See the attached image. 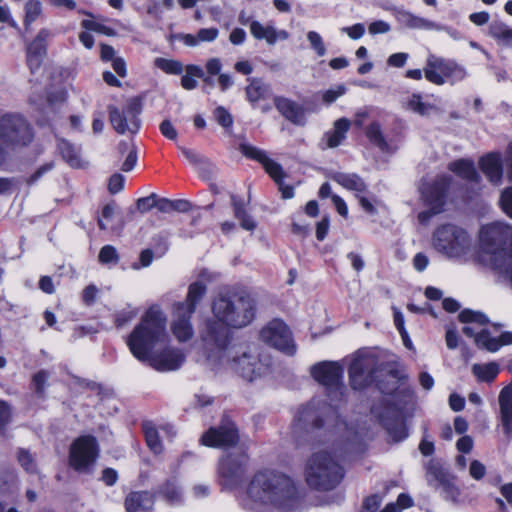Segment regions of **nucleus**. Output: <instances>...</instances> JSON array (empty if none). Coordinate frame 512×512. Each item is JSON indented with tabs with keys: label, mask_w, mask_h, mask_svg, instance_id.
<instances>
[{
	"label": "nucleus",
	"mask_w": 512,
	"mask_h": 512,
	"mask_svg": "<svg viewBox=\"0 0 512 512\" xmlns=\"http://www.w3.org/2000/svg\"><path fill=\"white\" fill-rule=\"evenodd\" d=\"M166 321L159 308L150 307L127 339L132 355L159 372L177 370L185 360L183 353L175 348H165L159 353L153 352L158 344L167 340Z\"/></svg>",
	"instance_id": "nucleus-1"
},
{
	"label": "nucleus",
	"mask_w": 512,
	"mask_h": 512,
	"mask_svg": "<svg viewBox=\"0 0 512 512\" xmlns=\"http://www.w3.org/2000/svg\"><path fill=\"white\" fill-rule=\"evenodd\" d=\"M256 303L248 293H220L212 302L215 320H208L202 333L207 347L226 344L229 327L242 328L255 317Z\"/></svg>",
	"instance_id": "nucleus-2"
},
{
	"label": "nucleus",
	"mask_w": 512,
	"mask_h": 512,
	"mask_svg": "<svg viewBox=\"0 0 512 512\" xmlns=\"http://www.w3.org/2000/svg\"><path fill=\"white\" fill-rule=\"evenodd\" d=\"M248 494L267 512H298L300 498L294 481L284 473L263 469L255 473Z\"/></svg>",
	"instance_id": "nucleus-3"
},
{
	"label": "nucleus",
	"mask_w": 512,
	"mask_h": 512,
	"mask_svg": "<svg viewBox=\"0 0 512 512\" xmlns=\"http://www.w3.org/2000/svg\"><path fill=\"white\" fill-rule=\"evenodd\" d=\"M210 347L207 360L213 368L229 365L248 381L260 375L261 364L256 356L251 355L245 344H231L227 341L223 346Z\"/></svg>",
	"instance_id": "nucleus-4"
},
{
	"label": "nucleus",
	"mask_w": 512,
	"mask_h": 512,
	"mask_svg": "<svg viewBox=\"0 0 512 512\" xmlns=\"http://www.w3.org/2000/svg\"><path fill=\"white\" fill-rule=\"evenodd\" d=\"M344 471L336 456L327 451L311 455L305 468L307 484L317 490L334 489L343 479Z\"/></svg>",
	"instance_id": "nucleus-5"
},
{
	"label": "nucleus",
	"mask_w": 512,
	"mask_h": 512,
	"mask_svg": "<svg viewBox=\"0 0 512 512\" xmlns=\"http://www.w3.org/2000/svg\"><path fill=\"white\" fill-rule=\"evenodd\" d=\"M33 137L32 127L22 115L7 113L0 116V166L7 159L5 147L27 146Z\"/></svg>",
	"instance_id": "nucleus-6"
},
{
	"label": "nucleus",
	"mask_w": 512,
	"mask_h": 512,
	"mask_svg": "<svg viewBox=\"0 0 512 512\" xmlns=\"http://www.w3.org/2000/svg\"><path fill=\"white\" fill-rule=\"evenodd\" d=\"M425 79L435 85H454L468 77L467 69L453 59L429 54L423 68Z\"/></svg>",
	"instance_id": "nucleus-7"
},
{
	"label": "nucleus",
	"mask_w": 512,
	"mask_h": 512,
	"mask_svg": "<svg viewBox=\"0 0 512 512\" xmlns=\"http://www.w3.org/2000/svg\"><path fill=\"white\" fill-rule=\"evenodd\" d=\"M99 451V445L94 436H80L70 446L69 464L75 471L89 474L94 469Z\"/></svg>",
	"instance_id": "nucleus-8"
},
{
	"label": "nucleus",
	"mask_w": 512,
	"mask_h": 512,
	"mask_svg": "<svg viewBox=\"0 0 512 512\" xmlns=\"http://www.w3.org/2000/svg\"><path fill=\"white\" fill-rule=\"evenodd\" d=\"M434 248L448 256H459L469 247V235L462 228L455 225H443L433 234Z\"/></svg>",
	"instance_id": "nucleus-9"
},
{
	"label": "nucleus",
	"mask_w": 512,
	"mask_h": 512,
	"mask_svg": "<svg viewBox=\"0 0 512 512\" xmlns=\"http://www.w3.org/2000/svg\"><path fill=\"white\" fill-rule=\"evenodd\" d=\"M343 372L341 365L330 361L317 363L311 368L312 377L325 388L331 401L342 399L345 390Z\"/></svg>",
	"instance_id": "nucleus-10"
},
{
	"label": "nucleus",
	"mask_w": 512,
	"mask_h": 512,
	"mask_svg": "<svg viewBox=\"0 0 512 512\" xmlns=\"http://www.w3.org/2000/svg\"><path fill=\"white\" fill-rule=\"evenodd\" d=\"M239 151L245 157L262 164L265 171L278 185L282 198L291 199L294 197V188L290 185H286L283 182L285 173L283 171L282 166L279 163L275 162L274 160L270 159L266 151L248 143H241L239 145Z\"/></svg>",
	"instance_id": "nucleus-11"
},
{
	"label": "nucleus",
	"mask_w": 512,
	"mask_h": 512,
	"mask_svg": "<svg viewBox=\"0 0 512 512\" xmlns=\"http://www.w3.org/2000/svg\"><path fill=\"white\" fill-rule=\"evenodd\" d=\"M378 366L377 358L369 353L358 352L352 360L348 373L354 390H362L373 383Z\"/></svg>",
	"instance_id": "nucleus-12"
},
{
	"label": "nucleus",
	"mask_w": 512,
	"mask_h": 512,
	"mask_svg": "<svg viewBox=\"0 0 512 512\" xmlns=\"http://www.w3.org/2000/svg\"><path fill=\"white\" fill-rule=\"evenodd\" d=\"M108 112L110 123L118 134H136L139 131L141 106L137 100H130L123 108L111 105Z\"/></svg>",
	"instance_id": "nucleus-13"
},
{
	"label": "nucleus",
	"mask_w": 512,
	"mask_h": 512,
	"mask_svg": "<svg viewBox=\"0 0 512 512\" xmlns=\"http://www.w3.org/2000/svg\"><path fill=\"white\" fill-rule=\"evenodd\" d=\"M249 457L246 453L229 454L223 457L218 466L221 482L228 488L240 485L247 472Z\"/></svg>",
	"instance_id": "nucleus-14"
},
{
	"label": "nucleus",
	"mask_w": 512,
	"mask_h": 512,
	"mask_svg": "<svg viewBox=\"0 0 512 512\" xmlns=\"http://www.w3.org/2000/svg\"><path fill=\"white\" fill-rule=\"evenodd\" d=\"M260 337L263 342L287 355H294L296 352L291 331L281 320L275 319L269 322L261 330Z\"/></svg>",
	"instance_id": "nucleus-15"
},
{
	"label": "nucleus",
	"mask_w": 512,
	"mask_h": 512,
	"mask_svg": "<svg viewBox=\"0 0 512 512\" xmlns=\"http://www.w3.org/2000/svg\"><path fill=\"white\" fill-rule=\"evenodd\" d=\"M239 440L235 424L228 419H223L218 427H211L201 437V443L214 448L234 446Z\"/></svg>",
	"instance_id": "nucleus-16"
},
{
	"label": "nucleus",
	"mask_w": 512,
	"mask_h": 512,
	"mask_svg": "<svg viewBox=\"0 0 512 512\" xmlns=\"http://www.w3.org/2000/svg\"><path fill=\"white\" fill-rule=\"evenodd\" d=\"M450 182V176L439 175L432 182L423 183L420 187L424 203L428 207L434 208L435 212H442Z\"/></svg>",
	"instance_id": "nucleus-17"
},
{
	"label": "nucleus",
	"mask_w": 512,
	"mask_h": 512,
	"mask_svg": "<svg viewBox=\"0 0 512 512\" xmlns=\"http://www.w3.org/2000/svg\"><path fill=\"white\" fill-rule=\"evenodd\" d=\"M327 410L330 408L327 406L319 408L314 403L303 406L299 409L294 421L295 431L309 432L320 429L323 426V415Z\"/></svg>",
	"instance_id": "nucleus-18"
},
{
	"label": "nucleus",
	"mask_w": 512,
	"mask_h": 512,
	"mask_svg": "<svg viewBox=\"0 0 512 512\" xmlns=\"http://www.w3.org/2000/svg\"><path fill=\"white\" fill-rule=\"evenodd\" d=\"M52 37L48 29H41L34 40L28 45L26 52L27 65L32 73L36 72L46 56L47 42Z\"/></svg>",
	"instance_id": "nucleus-19"
},
{
	"label": "nucleus",
	"mask_w": 512,
	"mask_h": 512,
	"mask_svg": "<svg viewBox=\"0 0 512 512\" xmlns=\"http://www.w3.org/2000/svg\"><path fill=\"white\" fill-rule=\"evenodd\" d=\"M379 420L393 441L400 442L408 437L404 420L395 409H387L386 414L379 415Z\"/></svg>",
	"instance_id": "nucleus-20"
},
{
	"label": "nucleus",
	"mask_w": 512,
	"mask_h": 512,
	"mask_svg": "<svg viewBox=\"0 0 512 512\" xmlns=\"http://www.w3.org/2000/svg\"><path fill=\"white\" fill-rule=\"evenodd\" d=\"M193 313L185 311L179 307L174 306L172 332L180 342H185L191 339L194 335V330L190 322Z\"/></svg>",
	"instance_id": "nucleus-21"
},
{
	"label": "nucleus",
	"mask_w": 512,
	"mask_h": 512,
	"mask_svg": "<svg viewBox=\"0 0 512 512\" xmlns=\"http://www.w3.org/2000/svg\"><path fill=\"white\" fill-rule=\"evenodd\" d=\"M249 28L256 40H265L268 45H274L278 40H286L289 37L286 30H278L272 24L263 25L257 20H252Z\"/></svg>",
	"instance_id": "nucleus-22"
},
{
	"label": "nucleus",
	"mask_w": 512,
	"mask_h": 512,
	"mask_svg": "<svg viewBox=\"0 0 512 512\" xmlns=\"http://www.w3.org/2000/svg\"><path fill=\"white\" fill-rule=\"evenodd\" d=\"M500 419L508 439L512 437V384L505 386L499 394Z\"/></svg>",
	"instance_id": "nucleus-23"
},
{
	"label": "nucleus",
	"mask_w": 512,
	"mask_h": 512,
	"mask_svg": "<svg viewBox=\"0 0 512 512\" xmlns=\"http://www.w3.org/2000/svg\"><path fill=\"white\" fill-rule=\"evenodd\" d=\"M154 494L149 491L130 492L124 501L126 512H151L154 506Z\"/></svg>",
	"instance_id": "nucleus-24"
},
{
	"label": "nucleus",
	"mask_w": 512,
	"mask_h": 512,
	"mask_svg": "<svg viewBox=\"0 0 512 512\" xmlns=\"http://www.w3.org/2000/svg\"><path fill=\"white\" fill-rule=\"evenodd\" d=\"M395 18L399 24L404 27L410 29H420V30H441L442 27L426 18L414 15L413 13L404 10V9H396L395 10Z\"/></svg>",
	"instance_id": "nucleus-25"
},
{
	"label": "nucleus",
	"mask_w": 512,
	"mask_h": 512,
	"mask_svg": "<svg viewBox=\"0 0 512 512\" xmlns=\"http://www.w3.org/2000/svg\"><path fill=\"white\" fill-rule=\"evenodd\" d=\"M475 344L482 349L490 352L498 351L504 345L512 344V333L503 332L499 337L491 336V333L486 329H480L476 336Z\"/></svg>",
	"instance_id": "nucleus-26"
},
{
	"label": "nucleus",
	"mask_w": 512,
	"mask_h": 512,
	"mask_svg": "<svg viewBox=\"0 0 512 512\" xmlns=\"http://www.w3.org/2000/svg\"><path fill=\"white\" fill-rule=\"evenodd\" d=\"M480 169L493 184H500L503 174L500 153H489L479 160Z\"/></svg>",
	"instance_id": "nucleus-27"
},
{
	"label": "nucleus",
	"mask_w": 512,
	"mask_h": 512,
	"mask_svg": "<svg viewBox=\"0 0 512 512\" xmlns=\"http://www.w3.org/2000/svg\"><path fill=\"white\" fill-rule=\"evenodd\" d=\"M274 104L281 115L287 120L296 125H303L305 123L304 110L296 102L285 97H276Z\"/></svg>",
	"instance_id": "nucleus-28"
},
{
	"label": "nucleus",
	"mask_w": 512,
	"mask_h": 512,
	"mask_svg": "<svg viewBox=\"0 0 512 512\" xmlns=\"http://www.w3.org/2000/svg\"><path fill=\"white\" fill-rule=\"evenodd\" d=\"M459 320L462 323H466L467 325L463 327L462 332L467 336L474 338V341L476 342V336L479 333L480 330H477L476 327L473 326V324L476 325H486L488 324L489 320L488 317L478 311L470 310V309H464L459 313L458 316Z\"/></svg>",
	"instance_id": "nucleus-29"
},
{
	"label": "nucleus",
	"mask_w": 512,
	"mask_h": 512,
	"mask_svg": "<svg viewBox=\"0 0 512 512\" xmlns=\"http://www.w3.org/2000/svg\"><path fill=\"white\" fill-rule=\"evenodd\" d=\"M163 498L170 505H177L183 502V491L175 477L167 479L157 487L154 496Z\"/></svg>",
	"instance_id": "nucleus-30"
},
{
	"label": "nucleus",
	"mask_w": 512,
	"mask_h": 512,
	"mask_svg": "<svg viewBox=\"0 0 512 512\" xmlns=\"http://www.w3.org/2000/svg\"><path fill=\"white\" fill-rule=\"evenodd\" d=\"M206 292V285L201 281H195L191 283L188 287L186 300L184 302H179L175 304V306L190 313H194L196 306L203 299Z\"/></svg>",
	"instance_id": "nucleus-31"
},
{
	"label": "nucleus",
	"mask_w": 512,
	"mask_h": 512,
	"mask_svg": "<svg viewBox=\"0 0 512 512\" xmlns=\"http://www.w3.org/2000/svg\"><path fill=\"white\" fill-rule=\"evenodd\" d=\"M332 179L347 190L353 191L356 197L367 191V184L356 173H335Z\"/></svg>",
	"instance_id": "nucleus-32"
},
{
	"label": "nucleus",
	"mask_w": 512,
	"mask_h": 512,
	"mask_svg": "<svg viewBox=\"0 0 512 512\" xmlns=\"http://www.w3.org/2000/svg\"><path fill=\"white\" fill-rule=\"evenodd\" d=\"M219 35V29L215 27L202 28L194 34L180 33L176 35V38L182 41L186 46L195 47L201 43H210L217 39Z\"/></svg>",
	"instance_id": "nucleus-33"
},
{
	"label": "nucleus",
	"mask_w": 512,
	"mask_h": 512,
	"mask_svg": "<svg viewBox=\"0 0 512 512\" xmlns=\"http://www.w3.org/2000/svg\"><path fill=\"white\" fill-rule=\"evenodd\" d=\"M58 150L62 158L73 168H84L87 163L82 161L80 156V148L76 147L65 139H58Z\"/></svg>",
	"instance_id": "nucleus-34"
},
{
	"label": "nucleus",
	"mask_w": 512,
	"mask_h": 512,
	"mask_svg": "<svg viewBox=\"0 0 512 512\" xmlns=\"http://www.w3.org/2000/svg\"><path fill=\"white\" fill-rule=\"evenodd\" d=\"M365 135L369 142L378 148L381 152H392V146L385 138L381 125L377 121L371 122L365 128Z\"/></svg>",
	"instance_id": "nucleus-35"
},
{
	"label": "nucleus",
	"mask_w": 512,
	"mask_h": 512,
	"mask_svg": "<svg viewBox=\"0 0 512 512\" xmlns=\"http://www.w3.org/2000/svg\"><path fill=\"white\" fill-rule=\"evenodd\" d=\"M488 34L498 45L512 49V28L502 21H493L488 28Z\"/></svg>",
	"instance_id": "nucleus-36"
},
{
	"label": "nucleus",
	"mask_w": 512,
	"mask_h": 512,
	"mask_svg": "<svg viewBox=\"0 0 512 512\" xmlns=\"http://www.w3.org/2000/svg\"><path fill=\"white\" fill-rule=\"evenodd\" d=\"M448 169L465 180L471 182H478L480 180L474 162L471 160L459 159L453 161L448 165Z\"/></svg>",
	"instance_id": "nucleus-37"
},
{
	"label": "nucleus",
	"mask_w": 512,
	"mask_h": 512,
	"mask_svg": "<svg viewBox=\"0 0 512 512\" xmlns=\"http://www.w3.org/2000/svg\"><path fill=\"white\" fill-rule=\"evenodd\" d=\"M350 121L347 118H340L335 121L332 131L325 134L327 139V147L335 148L339 146L342 141L346 138V134L350 128Z\"/></svg>",
	"instance_id": "nucleus-38"
},
{
	"label": "nucleus",
	"mask_w": 512,
	"mask_h": 512,
	"mask_svg": "<svg viewBox=\"0 0 512 512\" xmlns=\"http://www.w3.org/2000/svg\"><path fill=\"white\" fill-rule=\"evenodd\" d=\"M231 204L234 210V216L240 221L241 227L245 230L253 231L256 228V223L246 212L243 199L236 195H232Z\"/></svg>",
	"instance_id": "nucleus-39"
},
{
	"label": "nucleus",
	"mask_w": 512,
	"mask_h": 512,
	"mask_svg": "<svg viewBox=\"0 0 512 512\" xmlns=\"http://www.w3.org/2000/svg\"><path fill=\"white\" fill-rule=\"evenodd\" d=\"M407 108L420 116H429L437 111V107L429 102L423 100V97L418 94H412L407 100Z\"/></svg>",
	"instance_id": "nucleus-40"
},
{
	"label": "nucleus",
	"mask_w": 512,
	"mask_h": 512,
	"mask_svg": "<svg viewBox=\"0 0 512 512\" xmlns=\"http://www.w3.org/2000/svg\"><path fill=\"white\" fill-rule=\"evenodd\" d=\"M499 366L495 362L487 364H474L472 372L479 381L492 382L499 374Z\"/></svg>",
	"instance_id": "nucleus-41"
},
{
	"label": "nucleus",
	"mask_w": 512,
	"mask_h": 512,
	"mask_svg": "<svg viewBox=\"0 0 512 512\" xmlns=\"http://www.w3.org/2000/svg\"><path fill=\"white\" fill-rule=\"evenodd\" d=\"M249 85L246 87V97L251 103L264 98L268 87L260 78H248Z\"/></svg>",
	"instance_id": "nucleus-42"
},
{
	"label": "nucleus",
	"mask_w": 512,
	"mask_h": 512,
	"mask_svg": "<svg viewBox=\"0 0 512 512\" xmlns=\"http://www.w3.org/2000/svg\"><path fill=\"white\" fill-rule=\"evenodd\" d=\"M185 75L181 78V86L185 90H193L197 88L198 81L196 78H203L204 77V70L194 64L187 65L185 68Z\"/></svg>",
	"instance_id": "nucleus-43"
},
{
	"label": "nucleus",
	"mask_w": 512,
	"mask_h": 512,
	"mask_svg": "<svg viewBox=\"0 0 512 512\" xmlns=\"http://www.w3.org/2000/svg\"><path fill=\"white\" fill-rule=\"evenodd\" d=\"M142 429L145 435L146 443L150 450L155 454H160L163 450V447L155 426L151 422H144Z\"/></svg>",
	"instance_id": "nucleus-44"
},
{
	"label": "nucleus",
	"mask_w": 512,
	"mask_h": 512,
	"mask_svg": "<svg viewBox=\"0 0 512 512\" xmlns=\"http://www.w3.org/2000/svg\"><path fill=\"white\" fill-rule=\"evenodd\" d=\"M329 437L333 440V443L336 441L340 442H348L352 441L355 437V434L352 430L347 426L344 421L338 420L333 427V429L326 431Z\"/></svg>",
	"instance_id": "nucleus-45"
},
{
	"label": "nucleus",
	"mask_w": 512,
	"mask_h": 512,
	"mask_svg": "<svg viewBox=\"0 0 512 512\" xmlns=\"http://www.w3.org/2000/svg\"><path fill=\"white\" fill-rule=\"evenodd\" d=\"M16 458L19 465L30 474L37 473V463L35 456L27 449L19 448L16 452Z\"/></svg>",
	"instance_id": "nucleus-46"
},
{
	"label": "nucleus",
	"mask_w": 512,
	"mask_h": 512,
	"mask_svg": "<svg viewBox=\"0 0 512 512\" xmlns=\"http://www.w3.org/2000/svg\"><path fill=\"white\" fill-rule=\"evenodd\" d=\"M426 476L430 484L432 482H437L441 485L447 480L446 471L434 460H430L426 465Z\"/></svg>",
	"instance_id": "nucleus-47"
},
{
	"label": "nucleus",
	"mask_w": 512,
	"mask_h": 512,
	"mask_svg": "<svg viewBox=\"0 0 512 512\" xmlns=\"http://www.w3.org/2000/svg\"><path fill=\"white\" fill-rule=\"evenodd\" d=\"M154 65L163 72L171 75H179L184 71L183 64L178 60L158 57L154 60Z\"/></svg>",
	"instance_id": "nucleus-48"
},
{
	"label": "nucleus",
	"mask_w": 512,
	"mask_h": 512,
	"mask_svg": "<svg viewBox=\"0 0 512 512\" xmlns=\"http://www.w3.org/2000/svg\"><path fill=\"white\" fill-rule=\"evenodd\" d=\"M42 11V5L39 0H28L25 4V25L34 22Z\"/></svg>",
	"instance_id": "nucleus-49"
},
{
	"label": "nucleus",
	"mask_w": 512,
	"mask_h": 512,
	"mask_svg": "<svg viewBox=\"0 0 512 512\" xmlns=\"http://www.w3.org/2000/svg\"><path fill=\"white\" fill-rule=\"evenodd\" d=\"M213 116L216 122L224 129L228 130L233 126V117L223 106H218L214 110Z\"/></svg>",
	"instance_id": "nucleus-50"
},
{
	"label": "nucleus",
	"mask_w": 512,
	"mask_h": 512,
	"mask_svg": "<svg viewBox=\"0 0 512 512\" xmlns=\"http://www.w3.org/2000/svg\"><path fill=\"white\" fill-rule=\"evenodd\" d=\"M98 258L102 264H116L119 261L117 250L112 245L103 246L99 252Z\"/></svg>",
	"instance_id": "nucleus-51"
},
{
	"label": "nucleus",
	"mask_w": 512,
	"mask_h": 512,
	"mask_svg": "<svg viewBox=\"0 0 512 512\" xmlns=\"http://www.w3.org/2000/svg\"><path fill=\"white\" fill-rule=\"evenodd\" d=\"M307 39L311 48L315 50L318 56H324L326 54V47L319 33L315 31H309L307 33Z\"/></svg>",
	"instance_id": "nucleus-52"
},
{
	"label": "nucleus",
	"mask_w": 512,
	"mask_h": 512,
	"mask_svg": "<svg viewBox=\"0 0 512 512\" xmlns=\"http://www.w3.org/2000/svg\"><path fill=\"white\" fill-rule=\"evenodd\" d=\"M137 315V311L131 309L130 307L127 309H123L117 312L114 316V323L116 327L121 328L130 321H132Z\"/></svg>",
	"instance_id": "nucleus-53"
},
{
	"label": "nucleus",
	"mask_w": 512,
	"mask_h": 512,
	"mask_svg": "<svg viewBox=\"0 0 512 512\" xmlns=\"http://www.w3.org/2000/svg\"><path fill=\"white\" fill-rule=\"evenodd\" d=\"M443 487V497L445 500L451 501L455 504L459 503L461 492L457 486L448 481V479L441 484Z\"/></svg>",
	"instance_id": "nucleus-54"
},
{
	"label": "nucleus",
	"mask_w": 512,
	"mask_h": 512,
	"mask_svg": "<svg viewBox=\"0 0 512 512\" xmlns=\"http://www.w3.org/2000/svg\"><path fill=\"white\" fill-rule=\"evenodd\" d=\"M116 206L114 203L106 204L101 212V217L98 218V226L101 230L108 228V223L112 220L115 214Z\"/></svg>",
	"instance_id": "nucleus-55"
},
{
	"label": "nucleus",
	"mask_w": 512,
	"mask_h": 512,
	"mask_svg": "<svg viewBox=\"0 0 512 512\" xmlns=\"http://www.w3.org/2000/svg\"><path fill=\"white\" fill-rule=\"evenodd\" d=\"M179 149L190 164L199 167L207 163L206 159L198 154L195 150L185 147H179Z\"/></svg>",
	"instance_id": "nucleus-56"
},
{
	"label": "nucleus",
	"mask_w": 512,
	"mask_h": 512,
	"mask_svg": "<svg viewBox=\"0 0 512 512\" xmlns=\"http://www.w3.org/2000/svg\"><path fill=\"white\" fill-rule=\"evenodd\" d=\"M500 205L505 214L512 218V187L506 188L501 193Z\"/></svg>",
	"instance_id": "nucleus-57"
},
{
	"label": "nucleus",
	"mask_w": 512,
	"mask_h": 512,
	"mask_svg": "<svg viewBox=\"0 0 512 512\" xmlns=\"http://www.w3.org/2000/svg\"><path fill=\"white\" fill-rule=\"evenodd\" d=\"M382 503V497L378 494H373L365 498L360 512H376Z\"/></svg>",
	"instance_id": "nucleus-58"
},
{
	"label": "nucleus",
	"mask_w": 512,
	"mask_h": 512,
	"mask_svg": "<svg viewBox=\"0 0 512 512\" xmlns=\"http://www.w3.org/2000/svg\"><path fill=\"white\" fill-rule=\"evenodd\" d=\"M125 177L122 174H113L108 181V191L111 194H117L124 188Z\"/></svg>",
	"instance_id": "nucleus-59"
},
{
	"label": "nucleus",
	"mask_w": 512,
	"mask_h": 512,
	"mask_svg": "<svg viewBox=\"0 0 512 512\" xmlns=\"http://www.w3.org/2000/svg\"><path fill=\"white\" fill-rule=\"evenodd\" d=\"M346 93L344 85H338L335 89H328L323 93L322 99L326 104L333 103L337 98Z\"/></svg>",
	"instance_id": "nucleus-60"
},
{
	"label": "nucleus",
	"mask_w": 512,
	"mask_h": 512,
	"mask_svg": "<svg viewBox=\"0 0 512 512\" xmlns=\"http://www.w3.org/2000/svg\"><path fill=\"white\" fill-rule=\"evenodd\" d=\"M409 59V54L405 52H398L391 54L387 59V64L391 67L402 68L405 66L407 60Z\"/></svg>",
	"instance_id": "nucleus-61"
},
{
	"label": "nucleus",
	"mask_w": 512,
	"mask_h": 512,
	"mask_svg": "<svg viewBox=\"0 0 512 512\" xmlns=\"http://www.w3.org/2000/svg\"><path fill=\"white\" fill-rule=\"evenodd\" d=\"M98 292L99 289L94 284H90L87 287H85L82 292V301L84 302V304L87 306L94 304Z\"/></svg>",
	"instance_id": "nucleus-62"
},
{
	"label": "nucleus",
	"mask_w": 512,
	"mask_h": 512,
	"mask_svg": "<svg viewBox=\"0 0 512 512\" xmlns=\"http://www.w3.org/2000/svg\"><path fill=\"white\" fill-rule=\"evenodd\" d=\"M156 194H151L147 197L139 198L136 202V207L141 213H145L155 207Z\"/></svg>",
	"instance_id": "nucleus-63"
},
{
	"label": "nucleus",
	"mask_w": 512,
	"mask_h": 512,
	"mask_svg": "<svg viewBox=\"0 0 512 512\" xmlns=\"http://www.w3.org/2000/svg\"><path fill=\"white\" fill-rule=\"evenodd\" d=\"M469 474L475 480H481L486 474V467L478 460H473L470 463Z\"/></svg>",
	"instance_id": "nucleus-64"
}]
</instances>
